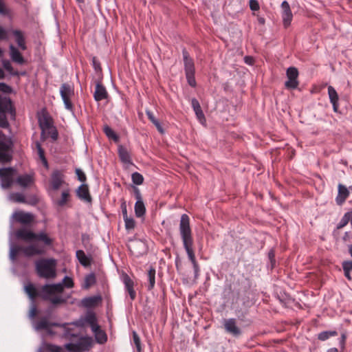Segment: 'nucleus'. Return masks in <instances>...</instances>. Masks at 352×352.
<instances>
[{
	"mask_svg": "<svg viewBox=\"0 0 352 352\" xmlns=\"http://www.w3.org/2000/svg\"><path fill=\"white\" fill-rule=\"evenodd\" d=\"M25 293L29 298L34 300L36 297H40L39 291L36 288L34 284L29 283L24 287Z\"/></svg>",
	"mask_w": 352,
	"mask_h": 352,
	"instance_id": "obj_34",
	"label": "nucleus"
},
{
	"mask_svg": "<svg viewBox=\"0 0 352 352\" xmlns=\"http://www.w3.org/2000/svg\"><path fill=\"white\" fill-rule=\"evenodd\" d=\"M244 61L246 64L252 65L254 64V60L252 56H246L244 57Z\"/></svg>",
	"mask_w": 352,
	"mask_h": 352,
	"instance_id": "obj_63",
	"label": "nucleus"
},
{
	"mask_svg": "<svg viewBox=\"0 0 352 352\" xmlns=\"http://www.w3.org/2000/svg\"><path fill=\"white\" fill-rule=\"evenodd\" d=\"M101 301L102 296L100 295H96L83 298L82 300V304L84 307L90 308L96 306L98 304L101 302Z\"/></svg>",
	"mask_w": 352,
	"mask_h": 352,
	"instance_id": "obj_31",
	"label": "nucleus"
},
{
	"mask_svg": "<svg viewBox=\"0 0 352 352\" xmlns=\"http://www.w3.org/2000/svg\"><path fill=\"white\" fill-rule=\"evenodd\" d=\"M134 195L136 199V202L135 204V215L138 217H142L146 212V208L140 190L137 187H134Z\"/></svg>",
	"mask_w": 352,
	"mask_h": 352,
	"instance_id": "obj_15",
	"label": "nucleus"
},
{
	"mask_svg": "<svg viewBox=\"0 0 352 352\" xmlns=\"http://www.w3.org/2000/svg\"><path fill=\"white\" fill-rule=\"evenodd\" d=\"M22 251L26 256L41 255L45 252V250L43 248L38 247L36 245H30L27 247L22 248Z\"/></svg>",
	"mask_w": 352,
	"mask_h": 352,
	"instance_id": "obj_26",
	"label": "nucleus"
},
{
	"mask_svg": "<svg viewBox=\"0 0 352 352\" xmlns=\"http://www.w3.org/2000/svg\"><path fill=\"white\" fill-rule=\"evenodd\" d=\"M10 13V10L7 8L3 0H0V14L8 15Z\"/></svg>",
	"mask_w": 352,
	"mask_h": 352,
	"instance_id": "obj_58",
	"label": "nucleus"
},
{
	"mask_svg": "<svg viewBox=\"0 0 352 352\" xmlns=\"http://www.w3.org/2000/svg\"><path fill=\"white\" fill-rule=\"evenodd\" d=\"M223 324L226 331L232 336L238 337L241 334V330L237 326L235 318L224 319Z\"/></svg>",
	"mask_w": 352,
	"mask_h": 352,
	"instance_id": "obj_12",
	"label": "nucleus"
},
{
	"mask_svg": "<svg viewBox=\"0 0 352 352\" xmlns=\"http://www.w3.org/2000/svg\"><path fill=\"white\" fill-rule=\"evenodd\" d=\"M351 218V212H346L344 216L342 217L341 220L337 225V229H341L344 228L345 226H346L350 220Z\"/></svg>",
	"mask_w": 352,
	"mask_h": 352,
	"instance_id": "obj_46",
	"label": "nucleus"
},
{
	"mask_svg": "<svg viewBox=\"0 0 352 352\" xmlns=\"http://www.w3.org/2000/svg\"><path fill=\"white\" fill-rule=\"evenodd\" d=\"M123 283L125 290L129 293L131 300H134L136 298V292L134 290V283L133 280L127 275L123 276Z\"/></svg>",
	"mask_w": 352,
	"mask_h": 352,
	"instance_id": "obj_25",
	"label": "nucleus"
},
{
	"mask_svg": "<svg viewBox=\"0 0 352 352\" xmlns=\"http://www.w3.org/2000/svg\"><path fill=\"white\" fill-rule=\"evenodd\" d=\"M12 148L11 140L0 131V163L5 164L12 160Z\"/></svg>",
	"mask_w": 352,
	"mask_h": 352,
	"instance_id": "obj_5",
	"label": "nucleus"
},
{
	"mask_svg": "<svg viewBox=\"0 0 352 352\" xmlns=\"http://www.w3.org/2000/svg\"><path fill=\"white\" fill-rule=\"evenodd\" d=\"M41 140L45 141L48 138H51L52 142L57 140L58 138V132L56 127L54 125V123L47 126V127L41 128Z\"/></svg>",
	"mask_w": 352,
	"mask_h": 352,
	"instance_id": "obj_14",
	"label": "nucleus"
},
{
	"mask_svg": "<svg viewBox=\"0 0 352 352\" xmlns=\"http://www.w3.org/2000/svg\"><path fill=\"white\" fill-rule=\"evenodd\" d=\"M148 285L147 286L148 290H152L155 284V269L151 267L147 273Z\"/></svg>",
	"mask_w": 352,
	"mask_h": 352,
	"instance_id": "obj_37",
	"label": "nucleus"
},
{
	"mask_svg": "<svg viewBox=\"0 0 352 352\" xmlns=\"http://www.w3.org/2000/svg\"><path fill=\"white\" fill-rule=\"evenodd\" d=\"M45 349L48 352H65L64 348L53 344H46Z\"/></svg>",
	"mask_w": 352,
	"mask_h": 352,
	"instance_id": "obj_48",
	"label": "nucleus"
},
{
	"mask_svg": "<svg viewBox=\"0 0 352 352\" xmlns=\"http://www.w3.org/2000/svg\"><path fill=\"white\" fill-rule=\"evenodd\" d=\"M65 348L70 352H83L84 349H79L76 343H68L65 345Z\"/></svg>",
	"mask_w": 352,
	"mask_h": 352,
	"instance_id": "obj_53",
	"label": "nucleus"
},
{
	"mask_svg": "<svg viewBox=\"0 0 352 352\" xmlns=\"http://www.w3.org/2000/svg\"><path fill=\"white\" fill-rule=\"evenodd\" d=\"M63 285V287L67 288H72L74 287V283L73 281V279L71 277H69L67 276H65L63 280V283H61Z\"/></svg>",
	"mask_w": 352,
	"mask_h": 352,
	"instance_id": "obj_56",
	"label": "nucleus"
},
{
	"mask_svg": "<svg viewBox=\"0 0 352 352\" xmlns=\"http://www.w3.org/2000/svg\"><path fill=\"white\" fill-rule=\"evenodd\" d=\"M349 195L348 189L343 185H338V194L336 198L338 205L341 206L345 201Z\"/></svg>",
	"mask_w": 352,
	"mask_h": 352,
	"instance_id": "obj_30",
	"label": "nucleus"
},
{
	"mask_svg": "<svg viewBox=\"0 0 352 352\" xmlns=\"http://www.w3.org/2000/svg\"><path fill=\"white\" fill-rule=\"evenodd\" d=\"M8 199L10 201L14 202V203H23V204L28 203V204L34 205L37 202V200L35 197L33 198L30 202H28L26 200L25 195L22 192H11L8 196Z\"/></svg>",
	"mask_w": 352,
	"mask_h": 352,
	"instance_id": "obj_24",
	"label": "nucleus"
},
{
	"mask_svg": "<svg viewBox=\"0 0 352 352\" xmlns=\"http://www.w3.org/2000/svg\"><path fill=\"white\" fill-rule=\"evenodd\" d=\"M38 122L40 129L43 127H47V126L54 123L53 119L49 113L45 111L38 114Z\"/></svg>",
	"mask_w": 352,
	"mask_h": 352,
	"instance_id": "obj_28",
	"label": "nucleus"
},
{
	"mask_svg": "<svg viewBox=\"0 0 352 352\" xmlns=\"http://www.w3.org/2000/svg\"><path fill=\"white\" fill-rule=\"evenodd\" d=\"M0 91H3V93H10L11 91V88L6 83L0 82Z\"/></svg>",
	"mask_w": 352,
	"mask_h": 352,
	"instance_id": "obj_61",
	"label": "nucleus"
},
{
	"mask_svg": "<svg viewBox=\"0 0 352 352\" xmlns=\"http://www.w3.org/2000/svg\"><path fill=\"white\" fill-rule=\"evenodd\" d=\"M16 110L10 97L0 94V127L8 129V120H15Z\"/></svg>",
	"mask_w": 352,
	"mask_h": 352,
	"instance_id": "obj_3",
	"label": "nucleus"
},
{
	"mask_svg": "<svg viewBox=\"0 0 352 352\" xmlns=\"http://www.w3.org/2000/svg\"><path fill=\"white\" fill-rule=\"evenodd\" d=\"M9 56L12 62L18 65H23L25 62L20 49L13 44L9 45Z\"/></svg>",
	"mask_w": 352,
	"mask_h": 352,
	"instance_id": "obj_19",
	"label": "nucleus"
},
{
	"mask_svg": "<svg viewBox=\"0 0 352 352\" xmlns=\"http://www.w3.org/2000/svg\"><path fill=\"white\" fill-rule=\"evenodd\" d=\"M287 80L285 82V86L287 89H295L298 87L299 82L298 80V71L294 67H289L287 69Z\"/></svg>",
	"mask_w": 352,
	"mask_h": 352,
	"instance_id": "obj_9",
	"label": "nucleus"
},
{
	"mask_svg": "<svg viewBox=\"0 0 352 352\" xmlns=\"http://www.w3.org/2000/svg\"><path fill=\"white\" fill-rule=\"evenodd\" d=\"M179 230L183 243V247L186 252L189 260L192 264L197 263L193 250L194 241L192 232L190 225V218L188 214H182L179 221Z\"/></svg>",
	"mask_w": 352,
	"mask_h": 352,
	"instance_id": "obj_1",
	"label": "nucleus"
},
{
	"mask_svg": "<svg viewBox=\"0 0 352 352\" xmlns=\"http://www.w3.org/2000/svg\"><path fill=\"white\" fill-rule=\"evenodd\" d=\"M93 66L96 71H101L100 64L98 61H97L95 58L93 59Z\"/></svg>",
	"mask_w": 352,
	"mask_h": 352,
	"instance_id": "obj_64",
	"label": "nucleus"
},
{
	"mask_svg": "<svg viewBox=\"0 0 352 352\" xmlns=\"http://www.w3.org/2000/svg\"><path fill=\"white\" fill-rule=\"evenodd\" d=\"M182 56L185 73L195 72L194 60L185 48L182 50Z\"/></svg>",
	"mask_w": 352,
	"mask_h": 352,
	"instance_id": "obj_23",
	"label": "nucleus"
},
{
	"mask_svg": "<svg viewBox=\"0 0 352 352\" xmlns=\"http://www.w3.org/2000/svg\"><path fill=\"white\" fill-rule=\"evenodd\" d=\"M250 8L253 11H257L259 10L260 6L256 0H250Z\"/></svg>",
	"mask_w": 352,
	"mask_h": 352,
	"instance_id": "obj_59",
	"label": "nucleus"
},
{
	"mask_svg": "<svg viewBox=\"0 0 352 352\" xmlns=\"http://www.w3.org/2000/svg\"><path fill=\"white\" fill-rule=\"evenodd\" d=\"M34 181L35 179L34 173H25L16 176L14 180V184L20 188L25 189L32 186L34 184Z\"/></svg>",
	"mask_w": 352,
	"mask_h": 352,
	"instance_id": "obj_10",
	"label": "nucleus"
},
{
	"mask_svg": "<svg viewBox=\"0 0 352 352\" xmlns=\"http://www.w3.org/2000/svg\"><path fill=\"white\" fill-rule=\"evenodd\" d=\"M128 248L131 253L135 257H140L146 254L148 251L146 242L142 239L131 240L128 245Z\"/></svg>",
	"mask_w": 352,
	"mask_h": 352,
	"instance_id": "obj_8",
	"label": "nucleus"
},
{
	"mask_svg": "<svg viewBox=\"0 0 352 352\" xmlns=\"http://www.w3.org/2000/svg\"><path fill=\"white\" fill-rule=\"evenodd\" d=\"M58 326H60V323L50 322L46 318H43L35 323L34 329L36 331L45 330L48 334L53 335L54 333L51 327Z\"/></svg>",
	"mask_w": 352,
	"mask_h": 352,
	"instance_id": "obj_17",
	"label": "nucleus"
},
{
	"mask_svg": "<svg viewBox=\"0 0 352 352\" xmlns=\"http://www.w3.org/2000/svg\"><path fill=\"white\" fill-rule=\"evenodd\" d=\"M133 340L137 352H142L140 338L135 331L133 332Z\"/></svg>",
	"mask_w": 352,
	"mask_h": 352,
	"instance_id": "obj_49",
	"label": "nucleus"
},
{
	"mask_svg": "<svg viewBox=\"0 0 352 352\" xmlns=\"http://www.w3.org/2000/svg\"><path fill=\"white\" fill-rule=\"evenodd\" d=\"M328 95L330 102L332 104L333 111L338 112L339 108V96L336 90L331 85L328 87Z\"/></svg>",
	"mask_w": 352,
	"mask_h": 352,
	"instance_id": "obj_27",
	"label": "nucleus"
},
{
	"mask_svg": "<svg viewBox=\"0 0 352 352\" xmlns=\"http://www.w3.org/2000/svg\"><path fill=\"white\" fill-rule=\"evenodd\" d=\"M131 179L133 183L136 185H141L144 182L143 176L138 172H135L132 174Z\"/></svg>",
	"mask_w": 352,
	"mask_h": 352,
	"instance_id": "obj_50",
	"label": "nucleus"
},
{
	"mask_svg": "<svg viewBox=\"0 0 352 352\" xmlns=\"http://www.w3.org/2000/svg\"><path fill=\"white\" fill-rule=\"evenodd\" d=\"M76 256L79 263L85 267H87L91 265L92 258L87 256L83 250H77L76 252Z\"/></svg>",
	"mask_w": 352,
	"mask_h": 352,
	"instance_id": "obj_32",
	"label": "nucleus"
},
{
	"mask_svg": "<svg viewBox=\"0 0 352 352\" xmlns=\"http://www.w3.org/2000/svg\"><path fill=\"white\" fill-rule=\"evenodd\" d=\"M342 268L344 271H352V261H346L342 263Z\"/></svg>",
	"mask_w": 352,
	"mask_h": 352,
	"instance_id": "obj_60",
	"label": "nucleus"
},
{
	"mask_svg": "<svg viewBox=\"0 0 352 352\" xmlns=\"http://www.w3.org/2000/svg\"><path fill=\"white\" fill-rule=\"evenodd\" d=\"M79 349H84L83 351H88L91 346L90 341L87 338H81L76 343Z\"/></svg>",
	"mask_w": 352,
	"mask_h": 352,
	"instance_id": "obj_47",
	"label": "nucleus"
},
{
	"mask_svg": "<svg viewBox=\"0 0 352 352\" xmlns=\"http://www.w3.org/2000/svg\"><path fill=\"white\" fill-rule=\"evenodd\" d=\"M75 172L77 175L78 179L80 182L85 183L87 180V177L85 175V173L80 168H76Z\"/></svg>",
	"mask_w": 352,
	"mask_h": 352,
	"instance_id": "obj_57",
	"label": "nucleus"
},
{
	"mask_svg": "<svg viewBox=\"0 0 352 352\" xmlns=\"http://www.w3.org/2000/svg\"><path fill=\"white\" fill-rule=\"evenodd\" d=\"M8 38V32L5 28L0 25V41L7 40ZM3 50L0 47V57L3 56Z\"/></svg>",
	"mask_w": 352,
	"mask_h": 352,
	"instance_id": "obj_55",
	"label": "nucleus"
},
{
	"mask_svg": "<svg viewBox=\"0 0 352 352\" xmlns=\"http://www.w3.org/2000/svg\"><path fill=\"white\" fill-rule=\"evenodd\" d=\"M77 197L82 201L91 203L92 201L87 184H81L76 190Z\"/></svg>",
	"mask_w": 352,
	"mask_h": 352,
	"instance_id": "obj_22",
	"label": "nucleus"
},
{
	"mask_svg": "<svg viewBox=\"0 0 352 352\" xmlns=\"http://www.w3.org/2000/svg\"><path fill=\"white\" fill-rule=\"evenodd\" d=\"M21 250L22 251V248L19 247V246H12L10 248V258L12 261H14L16 260V255L18 254V252Z\"/></svg>",
	"mask_w": 352,
	"mask_h": 352,
	"instance_id": "obj_52",
	"label": "nucleus"
},
{
	"mask_svg": "<svg viewBox=\"0 0 352 352\" xmlns=\"http://www.w3.org/2000/svg\"><path fill=\"white\" fill-rule=\"evenodd\" d=\"M12 217L15 219L16 221L22 224H30L34 220V216L32 214L29 212H24L21 210L14 212Z\"/></svg>",
	"mask_w": 352,
	"mask_h": 352,
	"instance_id": "obj_20",
	"label": "nucleus"
},
{
	"mask_svg": "<svg viewBox=\"0 0 352 352\" xmlns=\"http://www.w3.org/2000/svg\"><path fill=\"white\" fill-rule=\"evenodd\" d=\"M346 339V336L344 334H342L341 337L339 339V344H340L341 349L344 348Z\"/></svg>",
	"mask_w": 352,
	"mask_h": 352,
	"instance_id": "obj_62",
	"label": "nucleus"
},
{
	"mask_svg": "<svg viewBox=\"0 0 352 352\" xmlns=\"http://www.w3.org/2000/svg\"><path fill=\"white\" fill-rule=\"evenodd\" d=\"M63 290V285L60 283L45 284L39 290L40 298L44 300L50 301L54 305L63 304L66 302V300L58 294H62Z\"/></svg>",
	"mask_w": 352,
	"mask_h": 352,
	"instance_id": "obj_2",
	"label": "nucleus"
},
{
	"mask_svg": "<svg viewBox=\"0 0 352 352\" xmlns=\"http://www.w3.org/2000/svg\"><path fill=\"white\" fill-rule=\"evenodd\" d=\"M191 105H192V107L195 113V115H196L197 119L201 122H202L203 121H205V116H204V112L201 108L199 101L196 98H192L191 100Z\"/></svg>",
	"mask_w": 352,
	"mask_h": 352,
	"instance_id": "obj_33",
	"label": "nucleus"
},
{
	"mask_svg": "<svg viewBox=\"0 0 352 352\" xmlns=\"http://www.w3.org/2000/svg\"><path fill=\"white\" fill-rule=\"evenodd\" d=\"M281 16L283 19V23L285 28H287L290 25L293 19V14L290 8V6L287 1H283L281 3Z\"/></svg>",
	"mask_w": 352,
	"mask_h": 352,
	"instance_id": "obj_16",
	"label": "nucleus"
},
{
	"mask_svg": "<svg viewBox=\"0 0 352 352\" xmlns=\"http://www.w3.org/2000/svg\"><path fill=\"white\" fill-rule=\"evenodd\" d=\"M69 197V190L67 189L62 192L61 193V197L60 199L56 201V204L58 206H63L66 204V203L68 201Z\"/></svg>",
	"mask_w": 352,
	"mask_h": 352,
	"instance_id": "obj_44",
	"label": "nucleus"
},
{
	"mask_svg": "<svg viewBox=\"0 0 352 352\" xmlns=\"http://www.w3.org/2000/svg\"><path fill=\"white\" fill-rule=\"evenodd\" d=\"M107 91L101 82L98 81L96 84L95 91L94 93V100L97 102L105 100L108 98Z\"/></svg>",
	"mask_w": 352,
	"mask_h": 352,
	"instance_id": "obj_21",
	"label": "nucleus"
},
{
	"mask_svg": "<svg viewBox=\"0 0 352 352\" xmlns=\"http://www.w3.org/2000/svg\"><path fill=\"white\" fill-rule=\"evenodd\" d=\"M2 66L5 70H6L11 76H19V74L16 70H14L10 61L7 59H3L1 60Z\"/></svg>",
	"mask_w": 352,
	"mask_h": 352,
	"instance_id": "obj_40",
	"label": "nucleus"
},
{
	"mask_svg": "<svg viewBox=\"0 0 352 352\" xmlns=\"http://www.w3.org/2000/svg\"><path fill=\"white\" fill-rule=\"evenodd\" d=\"M65 183L63 173L59 170H54L50 177V187L53 190H58Z\"/></svg>",
	"mask_w": 352,
	"mask_h": 352,
	"instance_id": "obj_13",
	"label": "nucleus"
},
{
	"mask_svg": "<svg viewBox=\"0 0 352 352\" xmlns=\"http://www.w3.org/2000/svg\"><path fill=\"white\" fill-rule=\"evenodd\" d=\"M118 155L122 162L128 164H132L131 155L127 149L123 146H119Z\"/></svg>",
	"mask_w": 352,
	"mask_h": 352,
	"instance_id": "obj_36",
	"label": "nucleus"
},
{
	"mask_svg": "<svg viewBox=\"0 0 352 352\" xmlns=\"http://www.w3.org/2000/svg\"><path fill=\"white\" fill-rule=\"evenodd\" d=\"M103 131L109 138L112 139L116 142L118 141V136L110 126L107 125L104 126Z\"/></svg>",
	"mask_w": 352,
	"mask_h": 352,
	"instance_id": "obj_45",
	"label": "nucleus"
},
{
	"mask_svg": "<svg viewBox=\"0 0 352 352\" xmlns=\"http://www.w3.org/2000/svg\"><path fill=\"white\" fill-rule=\"evenodd\" d=\"M195 73V72L185 73L188 85L192 87H195L197 85Z\"/></svg>",
	"mask_w": 352,
	"mask_h": 352,
	"instance_id": "obj_51",
	"label": "nucleus"
},
{
	"mask_svg": "<svg viewBox=\"0 0 352 352\" xmlns=\"http://www.w3.org/2000/svg\"><path fill=\"white\" fill-rule=\"evenodd\" d=\"M338 335V332L336 331H324L319 333L317 336V338L320 341H325L328 340L331 337H333Z\"/></svg>",
	"mask_w": 352,
	"mask_h": 352,
	"instance_id": "obj_43",
	"label": "nucleus"
},
{
	"mask_svg": "<svg viewBox=\"0 0 352 352\" xmlns=\"http://www.w3.org/2000/svg\"><path fill=\"white\" fill-rule=\"evenodd\" d=\"M16 170L12 167L0 168L1 186L3 189L10 188L14 184Z\"/></svg>",
	"mask_w": 352,
	"mask_h": 352,
	"instance_id": "obj_6",
	"label": "nucleus"
},
{
	"mask_svg": "<svg viewBox=\"0 0 352 352\" xmlns=\"http://www.w3.org/2000/svg\"><path fill=\"white\" fill-rule=\"evenodd\" d=\"M98 343L104 344L107 340V334L100 328L93 332Z\"/></svg>",
	"mask_w": 352,
	"mask_h": 352,
	"instance_id": "obj_41",
	"label": "nucleus"
},
{
	"mask_svg": "<svg viewBox=\"0 0 352 352\" xmlns=\"http://www.w3.org/2000/svg\"><path fill=\"white\" fill-rule=\"evenodd\" d=\"M86 322L89 324L93 332L100 328L98 324L97 319L94 314L88 315L86 317Z\"/></svg>",
	"mask_w": 352,
	"mask_h": 352,
	"instance_id": "obj_39",
	"label": "nucleus"
},
{
	"mask_svg": "<svg viewBox=\"0 0 352 352\" xmlns=\"http://www.w3.org/2000/svg\"><path fill=\"white\" fill-rule=\"evenodd\" d=\"M60 94L66 109L72 111L74 109L71 98L74 96L73 86L68 83H63L60 87Z\"/></svg>",
	"mask_w": 352,
	"mask_h": 352,
	"instance_id": "obj_7",
	"label": "nucleus"
},
{
	"mask_svg": "<svg viewBox=\"0 0 352 352\" xmlns=\"http://www.w3.org/2000/svg\"><path fill=\"white\" fill-rule=\"evenodd\" d=\"M146 116H147L148 118L149 119V120L156 126L157 131L162 134L164 133V129H163L161 124L155 118L153 113L150 111H146Z\"/></svg>",
	"mask_w": 352,
	"mask_h": 352,
	"instance_id": "obj_42",
	"label": "nucleus"
},
{
	"mask_svg": "<svg viewBox=\"0 0 352 352\" xmlns=\"http://www.w3.org/2000/svg\"><path fill=\"white\" fill-rule=\"evenodd\" d=\"M78 322L72 323H63L60 324L59 327L63 329V336L66 338H77L78 336V332L74 327V326H78Z\"/></svg>",
	"mask_w": 352,
	"mask_h": 352,
	"instance_id": "obj_18",
	"label": "nucleus"
},
{
	"mask_svg": "<svg viewBox=\"0 0 352 352\" xmlns=\"http://www.w3.org/2000/svg\"><path fill=\"white\" fill-rule=\"evenodd\" d=\"M124 221L126 230H130L135 228V222L133 218L126 217Z\"/></svg>",
	"mask_w": 352,
	"mask_h": 352,
	"instance_id": "obj_54",
	"label": "nucleus"
},
{
	"mask_svg": "<svg viewBox=\"0 0 352 352\" xmlns=\"http://www.w3.org/2000/svg\"><path fill=\"white\" fill-rule=\"evenodd\" d=\"M35 236L34 240L42 241L45 245L49 246L52 244V239L45 232L35 233Z\"/></svg>",
	"mask_w": 352,
	"mask_h": 352,
	"instance_id": "obj_38",
	"label": "nucleus"
},
{
	"mask_svg": "<svg viewBox=\"0 0 352 352\" xmlns=\"http://www.w3.org/2000/svg\"><path fill=\"white\" fill-rule=\"evenodd\" d=\"M8 33H10L14 38L17 47L22 51L27 50L26 40L25 32L18 29H11L6 30Z\"/></svg>",
	"mask_w": 352,
	"mask_h": 352,
	"instance_id": "obj_11",
	"label": "nucleus"
},
{
	"mask_svg": "<svg viewBox=\"0 0 352 352\" xmlns=\"http://www.w3.org/2000/svg\"><path fill=\"white\" fill-rule=\"evenodd\" d=\"M96 283V277L94 272L89 273L85 276L84 282L82 284V288L89 289Z\"/></svg>",
	"mask_w": 352,
	"mask_h": 352,
	"instance_id": "obj_35",
	"label": "nucleus"
},
{
	"mask_svg": "<svg viewBox=\"0 0 352 352\" xmlns=\"http://www.w3.org/2000/svg\"><path fill=\"white\" fill-rule=\"evenodd\" d=\"M36 271L41 278L51 279L56 276V261L54 258H41L35 263Z\"/></svg>",
	"mask_w": 352,
	"mask_h": 352,
	"instance_id": "obj_4",
	"label": "nucleus"
},
{
	"mask_svg": "<svg viewBox=\"0 0 352 352\" xmlns=\"http://www.w3.org/2000/svg\"><path fill=\"white\" fill-rule=\"evenodd\" d=\"M16 236L18 239H22L25 241H32L34 240L35 233L32 231L28 230L25 228H21L16 232Z\"/></svg>",
	"mask_w": 352,
	"mask_h": 352,
	"instance_id": "obj_29",
	"label": "nucleus"
}]
</instances>
